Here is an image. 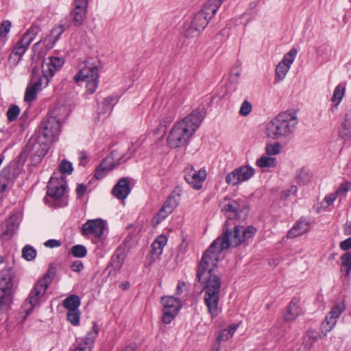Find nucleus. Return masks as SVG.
<instances>
[{
  "instance_id": "obj_1",
  "label": "nucleus",
  "mask_w": 351,
  "mask_h": 351,
  "mask_svg": "<svg viewBox=\"0 0 351 351\" xmlns=\"http://www.w3.org/2000/svg\"><path fill=\"white\" fill-rule=\"evenodd\" d=\"M227 226L228 221L224 224L222 236L214 240L204 253L197 269L196 279L204 284V302L212 319L217 317L221 312L219 301L221 287V278L214 273L213 268L217 266L223 250L230 246L247 245L249 240L254 237L257 231L253 226H234L233 231Z\"/></svg>"
},
{
  "instance_id": "obj_2",
  "label": "nucleus",
  "mask_w": 351,
  "mask_h": 351,
  "mask_svg": "<svg viewBox=\"0 0 351 351\" xmlns=\"http://www.w3.org/2000/svg\"><path fill=\"white\" fill-rule=\"evenodd\" d=\"M204 116V108L199 107L176 123L167 137L168 145L171 149H176L186 145L199 127Z\"/></svg>"
},
{
  "instance_id": "obj_3",
  "label": "nucleus",
  "mask_w": 351,
  "mask_h": 351,
  "mask_svg": "<svg viewBox=\"0 0 351 351\" xmlns=\"http://www.w3.org/2000/svg\"><path fill=\"white\" fill-rule=\"evenodd\" d=\"M64 63L63 58L57 56H50L45 58L42 64V77L39 74V69L36 66L32 70L31 82L27 86L24 100L27 102H32L36 97L37 93L42 89V87L47 86L50 79L55 73L61 69Z\"/></svg>"
},
{
  "instance_id": "obj_4",
  "label": "nucleus",
  "mask_w": 351,
  "mask_h": 351,
  "mask_svg": "<svg viewBox=\"0 0 351 351\" xmlns=\"http://www.w3.org/2000/svg\"><path fill=\"white\" fill-rule=\"evenodd\" d=\"M297 124L296 111L282 112L267 124V136L274 140L288 138L294 132Z\"/></svg>"
},
{
  "instance_id": "obj_5",
  "label": "nucleus",
  "mask_w": 351,
  "mask_h": 351,
  "mask_svg": "<svg viewBox=\"0 0 351 351\" xmlns=\"http://www.w3.org/2000/svg\"><path fill=\"white\" fill-rule=\"evenodd\" d=\"M15 272L12 267H6L0 271V312L10 308L14 293Z\"/></svg>"
},
{
  "instance_id": "obj_6",
  "label": "nucleus",
  "mask_w": 351,
  "mask_h": 351,
  "mask_svg": "<svg viewBox=\"0 0 351 351\" xmlns=\"http://www.w3.org/2000/svg\"><path fill=\"white\" fill-rule=\"evenodd\" d=\"M84 64L74 79L77 83L84 82L87 93L93 94L99 84V64L87 60Z\"/></svg>"
},
{
  "instance_id": "obj_7",
  "label": "nucleus",
  "mask_w": 351,
  "mask_h": 351,
  "mask_svg": "<svg viewBox=\"0 0 351 351\" xmlns=\"http://www.w3.org/2000/svg\"><path fill=\"white\" fill-rule=\"evenodd\" d=\"M60 128V119L55 112L48 114L38 127L36 139H41L51 143L58 137Z\"/></svg>"
},
{
  "instance_id": "obj_8",
  "label": "nucleus",
  "mask_w": 351,
  "mask_h": 351,
  "mask_svg": "<svg viewBox=\"0 0 351 351\" xmlns=\"http://www.w3.org/2000/svg\"><path fill=\"white\" fill-rule=\"evenodd\" d=\"M221 211L228 219H234L239 217L240 213L245 212L247 206L245 201L241 199H232L224 197L219 203Z\"/></svg>"
},
{
  "instance_id": "obj_9",
  "label": "nucleus",
  "mask_w": 351,
  "mask_h": 351,
  "mask_svg": "<svg viewBox=\"0 0 351 351\" xmlns=\"http://www.w3.org/2000/svg\"><path fill=\"white\" fill-rule=\"evenodd\" d=\"M163 306L162 322L170 324L182 308V302L180 300L173 296H164L161 298Z\"/></svg>"
},
{
  "instance_id": "obj_10",
  "label": "nucleus",
  "mask_w": 351,
  "mask_h": 351,
  "mask_svg": "<svg viewBox=\"0 0 351 351\" xmlns=\"http://www.w3.org/2000/svg\"><path fill=\"white\" fill-rule=\"evenodd\" d=\"M254 173L255 171L253 167L248 165H243L228 173L226 176V182L230 185H239L250 180L253 177Z\"/></svg>"
},
{
  "instance_id": "obj_11",
  "label": "nucleus",
  "mask_w": 351,
  "mask_h": 351,
  "mask_svg": "<svg viewBox=\"0 0 351 351\" xmlns=\"http://www.w3.org/2000/svg\"><path fill=\"white\" fill-rule=\"evenodd\" d=\"M184 180L192 188L196 190L202 188L206 178V171L204 169L195 171L193 165H189L184 168Z\"/></svg>"
},
{
  "instance_id": "obj_12",
  "label": "nucleus",
  "mask_w": 351,
  "mask_h": 351,
  "mask_svg": "<svg viewBox=\"0 0 351 351\" xmlns=\"http://www.w3.org/2000/svg\"><path fill=\"white\" fill-rule=\"evenodd\" d=\"M45 286L38 282L34 284L28 298L23 305V308L27 315L31 313L35 306L40 304V298L45 294L47 289Z\"/></svg>"
},
{
  "instance_id": "obj_13",
  "label": "nucleus",
  "mask_w": 351,
  "mask_h": 351,
  "mask_svg": "<svg viewBox=\"0 0 351 351\" xmlns=\"http://www.w3.org/2000/svg\"><path fill=\"white\" fill-rule=\"evenodd\" d=\"M66 187V180L63 176L60 178L52 176L47 184V194L54 200L58 199L64 195Z\"/></svg>"
},
{
  "instance_id": "obj_14",
  "label": "nucleus",
  "mask_w": 351,
  "mask_h": 351,
  "mask_svg": "<svg viewBox=\"0 0 351 351\" xmlns=\"http://www.w3.org/2000/svg\"><path fill=\"white\" fill-rule=\"evenodd\" d=\"M180 194L179 193L176 194V191L170 195L164 202L157 215L154 218V221L158 224L170 215L177 207L180 201Z\"/></svg>"
},
{
  "instance_id": "obj_15",
  "label": "nucleus",
  "mask_w": 351,
  "mask_h": 351,
  "mask_svg": "<svg viewBox=\"0 0 351 351\" xmlns=\"http://www.w3.org/2000/svg\"><path fill=\"white\" fill-rule=\"evenodd\" d=\"M344 310L345 305L343 304H336L330 309L322 323L321 327L322 333L326 335L335 327L337 319Z\"/></svg>"
},
{
  "instance_id": "obj_16",
  "label": "nucleus",
  "mask_w": 351,
  "mask_h": 351,
  "mask_svg": "<svg viewBox=\"0 0 351 351\" xmlns=\"http://www.w3.org/2000/svg\"><path fill=\"white\" fill-rule=\"evenodd\" d=\"M99 330V326L96 323H94L93 328L80 341H76L75 347L71 351H92Z\"/></svg>"
},
{
  "instance_id": "obj_17",
  "label": "nucleus",
  "mask_w": 351,
  "mask_h": 351,
  "mask_svg": "<svg viewBox=\"0 0 351 351\" xmlns=\"http://www.w3.org/2000/svg\"><path fill=\"white\" fill-rule=\"evenodd\" d=\"M106 223L101 219H89L82 226V234L84 237L93 234L95 238L100 239L104 234Z\"/></svg>"
},
{
  "instance_id": "obj_18",
  "label": "nucleus",
  "mask_w": 351,
  "mask_h": 351,
  "mask_svg": "<svg viewBox=\"0 0 351 351\" xmlns=\"http://www.w3.org/2000/svg\"><path fill=\"white\" fill-rule=\"evenodd\" d=\"M19 222L16 215H12L0 226V240L6 241L12 239L16 230L18 228Z\"/></svg>"
},
{
  "instance_id": "obj_19",
  "label": "nucleus",
  "mask_w": 351,
  "mask_h": 351,
  "mask_svg": "<svg viewBox=\"0 0 351 351\" xmlns=\"http://www.w3.org/2000/svg\"><path fill=\"white\" fill-rule=\"evenodd\" d=\"M88 3V1L75 0V8L71 13L72 21L75 26L80 27L83 24L86 16Z\"/></svg>"
},
{
  "instance_id": "obj_20",
  "label": "nucleus",
  "mask_w": 351,
  "mask_h": 351,
  "mask_svg": "<svg viewBox=\"0 0 351 351\" xmlns=\"http://www.w3.org/2000/svg\"><path fill=\"white\" fill-rule=\"evenodd\" d=\"M130 184L128 178H121L113 187L112 195L118 199H125L131 192Z\"/></svg>"
},
{
  "instance_id": "obj_21",
  "label": "nucleus",
  "mask_w": 351,
  "mask_h": 351,
  "mask_svg": "<svg viewBox=\"0 0 351 351\" xmlns=\"http://www.w3.org/2000/svg\"><path fill=\"white\" fill-rule=\"evenodd\" d=\"M310 229V222L308 220L302 217L293 225L292 228L288 232V238H295L308 232Z\"/></svg>"
},
{
  "instance_id": "obj_22",
  "label": "nucleus",
  "mask_w": 351,
  "mask_h": 351,
  "mask_svg": "<svg viewBox=\"0 0 351 351\" xmlns=\"http://www.w3.org/2000/svg\"><path fill=\"white\" fill-rule=\"evenodd\" d=\"M213 17L210 16L208 12L202 9L189 21H191V25H195V27L202 32L206 27L209 21Z\"/></svg>"
},
{
  "instance_id": "obj_23",
  "label": "nucleus",
  "mask_w": 351,
  "mask_h": 351,
  "mask_svg": "<svg viewBox=\"0 0 351 351\" xmlns=\"http://www.w3.org/2000/svg\"><path fill=\"white\" fill-rule=\"evenodd\" d=\"M299 304L300 300L298 298H293L291 300L284 315L286 321H293L302 313V308L300 307Z\"/></svg>"
},
{
  "instance_id": "obj_24",
  "label": "nucleus",
  "mask_w": 351,
  "mask_h": 351,
  "mask_svg": "<svg viewBox=\"0 0 351 351\" xmlns=\"http://www.w3.org/2000/svg\"><path fill=\"white\" fill-rule=\"evenodd\" d=\"M127 256L125 245H120L115 251L111 258V265L114 270L119 271L121 269Z\"/></svg>"
},
{
  "instance_id": "obj_25",
  "label": "nucleus",
  "mask_w": 351,
  "mask_h": 351,
  "mask_svg": "<svg viewBox=\"0 0 351 351\" xmlns=\"http://www.w3.org/2000/svg\"><path fill=\"white\" fill-rule=\"evenodd\" d=\"M37 144L34 145V148L36 149L33 156H32V161L38 163L40 162L42 158L46 155L49 150V145L50 144L48 142H45L41 139H36Z\"/></svg>"
},
{
  "instance_id": "obj_26",
  "label": "nucleus",
  "mask_w": 351,
  "mask_h": 351,
  "mask_svg": "<svg viewBox=\"0 0 351 351\" xmlns=\"http://www.w3.org/2000/svg\"><path fill=\"white\" fill-rule=\"evenodd\" d=\"M167 243V238L165 236H160L154 241L152 245V256L149 264L154 262L156 259L159 258L162 253L163 247Z\"/></svg>"
},
{
  "instance_id": "obj_27",
  "label": "nucleus",
  "mask_w": 351,
  "mask_h": 351,
  "mask_svg": "<svg viewBox=\"0 0 351 351\" xmlns=\"http://www.w3.org/2000/svg\"><path fill=\"white\" fill-rule=\"evenodd\" d=\"M114 165L111 158L104 159L95 170V177L97 180H101L105 177L108 172L113 169Z\"/></svg>"
},
{
  "instance_id": "obj_28",
  "label": "nucleus",
  "mask_w": 351,
  "mask_h": 351,
  "mask_svg": "<svg viewBox=\"0 0 351 351\" xmlns=\"http://www.w3.org/2000/svg\"><path fill=\"white\" fill-rule=\"evenodd\" d=\"M31 44V38L27 37H21V38L16 43L14 47L11 56H17L18 61L21 60V57L24 55L27 50L29 45Z\"/></svg>"
},
{
  "instance_id": "obj_29",
  "label": "nucleus",
  "mask_w": 351,
  "mask_h": 351,
  "mask_svg": "<svg viewBox=\"0 0 351 351\" xmlns=\"http://www.w3.org/2000/svg\"><path fill=\"white\" fill-rule=\"evenodd\" d=\"M339 135L345 139L351 138V110H348L344 115Z\"/></svg>"
},
{
  "instance_id": "obj_30",
  "label": "nucleus",
  "mask_w": 351,
  "mask_h": 351,
  "mask_svg": "<svg viewBox=\"0 0 351 351\" xmlns=\"http://www.w3.org/2000/svg\"><path fill=\"white\" fill-rule=\"evenodd\" d=\"M80 305V299L77 295H71L66 298L63 301L62 306L67 309V311H76L79 310L78 308Z\"/></svg>"
},
{
  "instance_id": "obj_31",
  "label": "nucleus",
  "mask_w": 351,
  "mask_h": 351,
  "mask_svg": "<svg viewBox=\"0 0 351 351\" xmlns=\"http://www.w3.org/2000/svg\"><path fill=\"white\" fill-rule=\"evenodd\" d=\"M56 267L51 264L47 269V271L43 276V277L37 282L42 284L43 285H45V287L48 288V286L56 276Z\"/></svg>"
},
{
  "instance_id": "obj_32",
  "label": "nucleus",
  "mask_w": 351,
  "mask_h": 351,
  "mask_svg": "<svg viewBox=\"0 0 351 351\" xmlns=\"http://www.w3.org/2000/svg\"><path fill=\"white\" fill-rule=\"evenodd\" d=\"M10 181V175L9 169L4 168L0 173V200L2 199L1 193L7 189Z\"/></svg>"
},
{
  "instance_id": "obj_33",
  "label": "nucleus",
  "mask_w": 351,
  "mask_h": 351,
  "mask_svg": "<svg viewBox=\"0 0 351 351\" xmlns=\"http://www.w3.org/2000/svg\"><path fill=\"white\" fill-rule=\"evenodd\" d=\"M289 69L290 68L289 65H287L284 62H280L276 68V82L283 80Z\"/></svg>"
},
{
  "instance_id": "obj_34",
  "label": "nucleus",
  "mask_w": 351,
  "mask_h": 351,
  "mask_svg": "<svg viewBox=\"0 0 351 351\" xmlns=\"http://www.w3.org/2000/svg\"><path fill=\"white\" fill-rule=\"evenodd\" d=\"M346 85L343 84H339L335 87L332 97V101L336 105H338L341 102L344 95Z\"/></svg>"
},
{
  "instance_id": "obj_35",
  "label": "nucleus",
  "mask_w": 351,
  "mask_h": 351,
  "mask_svg": "<svg viewBox=\"0 0 351 351\" xmlns=\"http://www.w3.org/2000/svg\"><path fill=\"white\" fill-rule=\"evenodd\" d=\"M201 32L195 25H191V21H185L184 25V34L187 38H193L197 36Z\"/></svg>"
},
{
  "instance_id": "obj_36",
  "label": "nucleus",
  "mask_w": 351,
  "mask_h": 351,
  "mask_svg": "<svg viewBox=\"0 0 351 351\" xmlns=\"http://www.w3.org/2000/svg\"><path fill=\"white\" fill-rule=\"evenodd\" d=\"M256 165L261 168L274 167L276 165V158L269 156H261L256 160Z\"/></svg>"
},
{
  "instance_id": "obj_37",
  "label": "nucleus",
  "mask_w": 351,
  "mask_h": 351,
  "mask_svg": "<svg viewBox=\"0 0 351 351\" xmlns=\"http://www.w3.org/2000/svg\"><path fill=\"white\" fill-rule=\"evenodd\" d=\"M295 180L299 184H306L311 180V175L307 169H302L295 175Z\"/></svg>"
},
{
  "instance_id": "obj_38",
  "label": "nucleus",
  "mask_w": 351,
  "mask_h": 351,
  "mask_svg": "<svg viewBox=\"0 0 351 351\" xmlns=\"http://www.w3.org/2000/svg\"><path fill=\"white\" fill-rule=\"evenodd\" d=\"M36 254V250L29 245H25L23 248L22 256L25 260L28 261H31L35 259Z\"/></svg>"
},
{
  "instance_id": "obj_39",
  "label": "nucleus",
  "mask_w": 351,
  "mask_h": 351,
  "mask_svg": "<svg viewBox=\"0 0 351 351\" xmlns=\"http://www.w3.org/2000/svg\"><path fill=\"white\" fill-rule=\"evenodd\" d=\"M69 27L68 25L60 23L58 26L51 30V36L53 39V43L56 42L64 30Z\"/></svg>"
},
{
  "instance_id": "obj_40",
  "label": "nucleus",
  "mask_w": 351,
  "mask_h": 351,
  "mask_svg": "<svg viewBox=\"0 0 351 351\" xmlns=\"http://www.w3.org/2000/svg\"><path fill=\"white\" fill-rule=\"evenodd\" d=\"M20 108L16 105H12L7 110L6 115L9 122H12L16 119L19 113Z\"/></svg>"
},
{
  "instance_id": "obj_41",
  "label": "nucleus",
  "mask_w": 351,
  "mask_h": 351,
  "mask_svg": "<svg viewBox=\"0 0 351 351\" xmlns=\"http://www.w3.org/2000/svg\"><path fill=\"white\" fill-rule=\"evenodd\" d=\"M71 254L74 257L83 258L87 254V250L85 246L82 245H73L71 249Z\"/></svg>"
},
{
  "instance_id": "obj_42",
  "label": "nucleus",
  "mask_w": 351,
  "mask_h": 351,
  "mask_svg": "<svg viewBox=\"0 0 351 351\" xmlns=\"http://www.w3.org/2000/svg\"><path fill=\"white\" fill-rule=\"evenodd\" d=\"M66 317L73 326H78L80 324V312L79 310L69 311L66 313Z\"/></svg>"
},
{
  "instance_id": "obj_43",
  "label": "nucleus",
  "mask_w": 351,
  "mask_h": 351,
  "mask_svg": "<svg viewBox=\"0 0 351 351\" xmlns=\"http://www.w3.org/2000/svg\"><path fill=\"white\" fill-rule=\"evenodd\" d=\"M341 266L345 267L346 274L348 275L351 270V252H348L341 256Z\"/></svg>"
},
{
  "instance_id": "obj_44",
  "label": "nucleus",
  "mask_w": 351,
  "mask_h": 351,
  "mask_svg": "<svg viewBox=\"0 0 351 351\" xmlns=\"http://www.w3.org/2000/svg\"><path fill=\"white\" fill-rule=\"evenodd\" d=\"M60 171L62 174L70 175L73 171L72 163L66 160H63L58 166Z\"/></svg>"
},
{
  "instance_id": "obj_45",
  "label": "nucleus",
  "mask_w": 351,
  "mask_h": 351,
  "mask_svg": "<svg viewBox=\"0 0 351 351\" xmlns=\"http://www.w3.org/2000/svg\"><path fill=\"white\" fill-rule=\"evenodd\" d=\"M40 31V28L37 25H32L31 27L27 30V32L22 36V37H27V38H31V43L35 38V37L38 35L39 32Z\"/></svg>"
},
{
  "instance_id": "obj_46",
  "label": "nucleus",
  "mask_w": 351,
  "mask_h": 351,
  "mask_svg": "<svg viewBox=\"0 0 351 351\" xmlns=\"http://www.w3.org/2000/svg\"><path fill=\"white\" fill-rule=\"evenodd\" d=\"M281 145L279 143L267 144L265 147V152L268 156L276 155L280 152Z\"/></svg>"
},
{
  "instance_id": "obj_47",
  "label": "nucleus",
  "mask_w": 351,
  "mask_h": 351,
  "mask_svg": "<svg viewBox=\"0 0 351 351\" xmlns=\"http://www.w3.org/2000/svg\"><path fill=\"white\" fill-rule=\"evenodd\" d=\"M297 55V50L295 48H292L289 50V51L286 53L281 62L285 63L287 65H289V66L293 63V60H295V58Z\"/></svg>"
},
{
  "instance_id": "obj_48",
  "label": "nucleus",
  "mask_w": 351,
  "mask_h": 351,
  "mask_svg": "<svg viewBox=\"0 0 351 351\" xmlns=\"http://www.w3.org/2000/svg\"><path fill=\"white\" fill-rule=\"evenodd\" d=\"M350 189L351 184L348 182H344L339 186V187L335 191V193L337 194V196L339 195L345 197L346 193L350 190Z\"/></svg>"
},
{
  "instance_id": "obj_49",
  "label": "nucleus",
  "mask_w": 351,
  "mask_h": 351,
  "mask_svg": "<svg viewBox=\"0 0 351 351\" xmlns=\"http://www.w3.org/2000/svg\"><path fill=\"white\" fill-rule=\"evenodd\" d=\"M252 104L247 100H245L241 104L239 110V114L242 116H247L252 111Z\"/></svg>"
},
{
  "instance_id": "obj_50",
  "label": "nucleus",
  "mask_w": 351,
  "mask_h": 351,
  "mask_svg": "<svg viewBox=\"0 0 351 351\" xmlns=\"http://www.w3.org/2000/svg\"><path fill=\"white\" fill-rule=\"evenodd\" d=\"M11 28V22L10 21H3L0 25V36H5Z\"/></svg>"
},
{
  "instance_id": "obj_51",
  "label": "nucleus",
  "mask_w": 351,
  "mask_h": 351,
  "mask_svg": "<svg viewBox=\"0 0 351 351\" xmlns=\"http://www.w3.org/2000/svg\"><path fill=\"white\" fill-rule=\"evenodd\" d=\"M231 337H232L230 335V332L225 328L219 332L217 337V341H219V343H220L221 341H226Z\"/></svg>"
},
{
  "instance_id": "obj_52",
  "label": "nucleus",
  "mask_w": 351,
  "mask_h": 351,
  "mask_svg": "<svg viewBox=\"0 0 351 351\" xmlns=\"http://www.w3.org/2000/svg\"><path fill=\"white\" fill-rule=\"evenodd\" d=\"M71 269L75 272H80L84 269V265L80 261H75L71 265Z\"/></svg>"
},
{
  "instance_id": "obj_53",
  "label": "nucleus",
  "mask_w": 351,
  "mask_h": 351,
  "mask_svg": "<svg viewBox=\"0 0 351 351\" xmlns=\"http://www.w3.org/2000/svg\"><path fill=\"white\" fill-rule=\"evenodd\" d=\"M44 245L47 247L53 248L60 247L61 245V242L57 239H49Z\"/></svg>"
},
{
  "instance_id": "obj_54",
  "label": "nucleus",
  "mask_w": 351,
  "mask_h": 351,
  "mask_svg": "<svg viewBox=\"0 0 351 351\" xmlns=\"http://www.w3.org/2000/svg\"><path fill=\"white\" fill-rule=\"evenodd\" d=\"M175 117H176L175 111L171 110L169 112V114L167 116V117H163V119H162V121L165 123V125H166L167 124H169L171 122H172L173 120L175 119Z\"/></svg>"
},
{
  "instance_id": "obj_55",
  "label": "nucleus",
  "mask_w": 351,
  "mask_h": 351,
  "mask_svg": "<svg viewBox=\"0 0 351 351\" xmlns=\"http://www.w3.org/2000/svg\"><path fill=\"white\" fill-rule=\"evenodd\" d=\"M117 102V99L114 96H108L104 101L106 106H113Z\"/></svg>"
},
{
  "instance_id": "obj_56",
  "label": "nucleus",
  "mask_w": 351,
  "mask_h": 351,
  "mask_svg": "<svg viewBox=\"0 0 351 351\" xmlns=\"http://www.w3.org/2000/svg\"><path fill=\"white\" fill-rule=\"evenodd\" d=\"M297 192V187L295 186H291V188L282 193L281 197L284 199H286L291 193L295 194Z\"/></svg>"
},
{
  "instance_id": "obj_57",
  "label": "nucleus",
  "mask_w": 351,
  "mask_h": 351,
  "mask_svg": "<svg viewBox=\"0 0 351 351\" xmlns=\"http://www.w3.org/2000/svg\"><path fill=\"white\" fill-rule=\"evenodd\" d=\"M340 247L345 251L351 249V237L341 242Z\"/></svg>"
},
{
  "instance_id": "obj_58",
  "label": "nucleus",
  "mask_w": 351,
  "mask_h": 351,
  "mask_svg": "<svg viewBox=\"0 0 351 351\" xmlns=\"http://www.w3.org/2000/svg\"><path fill=\"white\" fill-rule=\"evenodd\" d=\"M86 190V187L84 184H77V186L76 188L77 195L79 197H82L84 195Z\"/></svg>"
},
{
  "instance_id": "obj_59",
  "label": "nucleus",
  "mask_w": 351,
  "mask_h": 351,
  "mask_svg": "<svg viewBox=\"0 0 351 351\" xmlns=\"http://www.w3.org/2000/svg\"><path fill=\"white\" fill-rule=\"evenodd\" d=\"M337 195L335 193H331L325 197L324 201L326 202L327 205L331 204L337 198Z\"/></svg>"
},
{
  "instance_id": "obj_60",
  "label": "nucleus",
  "mask_w": 351,
  "mask_h": 351,
  "mask_svg": "<svg viewBox=\"0 0 351 351\" xmlns=\"http://www.w3.org/2000/svg\"><path fill=\"white\" fill-rule=\"evenodd\" d=\"M237 328H238V324H233L230 325L227 328H226V330H228L230 332V335H231V337H232L234 333L237 330Z\"/></svg>"
},
{
  "instance_id": "obj_61",
  "label": "nucleus",
  "mask_w": 351,
  "mask_h": 351,
  "mask_svg": "<svg viewBox=\"0 0 351 351\" xmlns=\"http://www.w3.org/2000/svg\"><path fill=\"white\" fill-rule=\"evenodd\" d=\"M184 282H179L177 285V293L180 294L182 292V287H184Z\"/></svg>"
},
{
  "instance_id": "obj_62",
  "label": "nucleus",
  "mask_w": 351,
  "mask_h": 351,
  "mask_svg": "<svg viewBox=\"0 0 351 351\" xmlns=\"http://www.w3.org/2000/svg\"><path fill=\"white\" fill-rule=\"evenodd\" d=\"M40 43H41V40H39L38 42L36 43L33 45L32 49H33L34 50H35V49H36V47L40 45Z\"/></svg>"
},
{
  "instance_id": "obj_63",
  "label": "nucleus",
  "mask_w": 351,
  "mask_h": 351,
  "mask_svg": "<svg viewBox=\"0 0 351 351\" xmlns=\"http://www.w3.org/2000/svg\"><path fill=\"white\" fill-rule=\"evenodd\" d=\"M121 286L123 287V289H126L128 288V287L129 286V285L128 284H125V285L121 284Z\"/></svg>"
},
{
  "instance_id": "obj_64",
  "label": "nucleus",
  "mask_w": 351,
  "mask_h": 351,
  "mask_svg": "<svg viewBox=\"0 0 351 351\" xmlns=\"http://www.w3.org/2000/svg\"><path fill=\"white\" fill-rule=\"evenodd\" d=\"M348 231L351 233V223L348 226Z\"/></svg>"
}]
</instances>
